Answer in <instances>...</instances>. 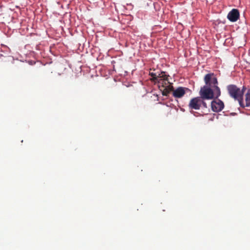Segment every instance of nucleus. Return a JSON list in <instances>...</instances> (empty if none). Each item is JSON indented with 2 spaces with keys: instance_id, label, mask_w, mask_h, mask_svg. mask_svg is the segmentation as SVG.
Segmentation results:
<instances>
[{
  "instance_id": "1",
  "label": "nucleus",
  "mask_w": 250,
  "mask_h": 250,
  "mask_svg": "<svg viewBox=\"0 0 250 250\" xmlns=\"http://www.w3.org/2000/svg\"><path fill=\"white\" fill-rule=\"evenodd\" d=\"M227 89L230 97L237 100L241 107H244L243 91H241V89L235 84L228 85Z\"/></svg>"
},
{
  "instance_id": "2",
  "label": "nucleus",
  "mask_w": 250,
  "mask_h": 250,
  "mask_svg": "<svg viewBox=\"0 0 250 250\" xmlns=\"http://www.w3.org/2000/svg\"><path fill=\"white\" fill-rule=\"evenodd\" d=\"M204 80L206 84L205 86H208L214 89L216 98H218L221 95V91L220 88L217 86V79L214 73L206 74L204 77Z\"/></svg>"
},
{
  "instance_id": "3",
  "label": "nucleus",
  "mask_w": 250,
  "mask_h": 250,
  "mask_svg": "<svg viewBox=\"0 0 250 250\" xmlns=\"http://www.w3.org/2000/svg\"><path fill=\"white\" fill-rule=\"evenodd\" d=\"M200 97L205 101V100H211L216 97L214 89L208 86L202 87L199 91Z\"/></svg>"
},
{
  "instance_id": "4",
  "label": "nucleus",
  "mask_w": 250,
  "mask_h": 250,
  "mask_svg": "<svg viewBox=\"0 0 250 250\" xmlns=\"http://www.w3.org/2000/svg\"><path fill=\"white\" fill-rule=\"evenodd\" d=\"M202 106L208 108L207 104L200 97L191 99L188 104V107L191 109L199 110Z\"/></svg>"
},
{
  "instance_id": "5",
  "label": "nucleus",
  "mask_w": 250,
  "mask_h": 250,
  "mask_svg": "<svg viewBox=\"0 0 250 250\" xmlns=\"http://www.w3.org/2000/svg\"><path fill=\"white\" fill-rule=\"evenodd\" d=\"M167 87L169 90L173 91V96L176 98H182L187 91H190V90L187 87H178L176 89H174L172 85H168Z\"/></svg>"
},
{
  "instance_id": "6",
  "label": "nucleus",
  "mask_w": 250,
  "mask_h": 250,
  "mask_svg": "<svg viewBox=\"0 0 250 250\" xmlns=\"http://www.w3.org/2000/svg\"><path fill=\"white\" fill-rule=\"evenodd\" d=\"M211 107L213 111L218 112L221 111L224 108V104L221 100L217 99L211 102Z\"/></svg>"
},
{
  "instance_id": "7",
  "label": "nucleus",
  "mask_w": 250,
  "mask_h": 250,
  "mask_svg": "<svg viewBox=\"0 0 250 250\" xmlns=\"http://www.w3.org/2000/svg\"><path fill=\"white\" fill-rule=\"evenodd\" d=\"M240 14L237 9H232L228 14L227 18L229 21L235 22L239 18Z\"/></svg>"
},
{
  "instance_id": "8",
  "label": "nucleus",
  "mask_w": 250,
  "mask_h": 250,
  "mask_svg": "<svg viewBox=\"0 0 250 250\" xmlns=\"http://www.w3.org/2000/svg\"><path fill=\"white\" fill-rule=\"evenodd\" d=\"M151 76L153 77V79L154 80H158L159 83H161V81H162V84H163L165 83L167 84L166 82L168 81L167 77V75L165 74L164 72L160 74L159 76H157L155 73H151Z\"/></svg>"
},
{
  "instance_id": "9",
  "label": "nucleus",
  "mask_w": 250,
  "mask_h": 250,
  "mask_svg": "<svg viewBox=\"0 0 250 250\" xmlns=\"http://www.w3.org/2000/svg\"><path fill=\"white\" fill-rule=\"evenodd\" d=\"M246 104H244L245 107L250 106V89H248L245 95Z\"/></svg>"
},
{
  "instance_id": "10",
  "label": "nucleus",
  "mask_w": 250,
  "mask_h": 250,
  "mask_svg": "<svg viewBox=\"0 0 250 250\" xmlns=\"http://www.w3.org/2000/svg\"><path fill=\"white\" fill-rule=\"evenodd\" d=\"M169 93V90L167 88L163 92V95L164 96H167Z\"/></svg>"
},
{
  "instance_id": "11",
  "label": "nucleus",
  "mask_w": 250,
  "mask_h": 250,
  "mask_svg": "<svg viewBox=\"0 0 250 250\" xmlns=\"http://www.w3.org/2000/svg\"><path fill=\"white\" fill-rule=\"evenodd\" d=\"M246 89V87L244 86L243 87L242 89L241 90V91H243V94H244Z\"/></svg>"
}]
</instances>
